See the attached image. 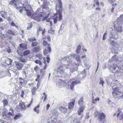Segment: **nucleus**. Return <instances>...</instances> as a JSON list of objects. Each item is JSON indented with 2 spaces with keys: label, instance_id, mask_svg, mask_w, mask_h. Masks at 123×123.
I'll list each match as a JSON object with an SVG mask.
<instances>
[{
  "label": "nucleus",
  "instance_id": "8",
  "mask_svg": "<svg viewBox=\"0 0 123 123\" xmlns=\"http://www.w3.org/2000/svg\"><path fill=\"white\" fill-rule=\"evenodd\" d=\"M111 69L112 70L113 73H117L120 71V68L117 66H112L111 67Z\"/></svg>",
  "mask_w": 123,
  "mask_h": 123
},
{
  "label": "nucleus",
  "instance_id": "6",
  "mask_svg": "<svg viewBox=\"0 0 123 123\" xmlns=\"http://www.w3.org/2000/svg\"><path fill=\"white\" fill-rule=\"evenodd\" d=\"M116 87H115L114 86H113L112 88L113 89V91L112 92V94H113V92H114V89H115L116 91V92H119L118 91L119 90V88H121L123 87V86L119 82H117V83L115 85Z\"/></svg>",
  "mask_w": 123,
  "mask_h": 123
},
{
  "label": "nucleus",
  "instance_id": "25",
  "mask_svg": "<svg viewBox=\"0 0 123 123\" xmlns=\"http://www.w3.org/2000/svg\"><path fill=\"white\" fill-rule=\"evenodd\" d=\"M12 62V60L10 59H7L5 62V63L8 65H11Z\"/></svg>",
  "mask_w": 123,
  "mask_h": 123
},
{
  "label": "nucleus",
  "instance_id": "33",
  "mask_svg": "<svg viewBox=\"0 0 123 123\" xmlns=\"http://www.w3.org/2000/svg\"><path fill=\"white\" fill-rule=\"evenodd\" d=\"M99 84L101 85H102V86H103V85L104 82L102 78H100V79L99 80Z\"/></svg>",
  "mask_w": 123,
  "mask_h": 123
},
{
  "label": "nucleus",
  "instance_id": "7",
  "mask_svg": "<svg viewBox=\"0 0 123 123\" xmlns=\"http://www.w3.org/2000/svg\"><path fill=\"white\" fill-rule=\"evenodd\" d=\"M68 83V86L69 85V83H70V84H71L70 85V88L71 89H72L74 87V86L78 84L79 83H80V81H77V82L76 81H72V80H69V81Z\"/></svg>",
  "mask_w": 123,
  "mask_h": 123
},
{
  "label": "nucleus",
  "instance_id": "59",
  "mask_svg": "<svg viewBox=\"0 0 123 123\" xmlns=\"http://www.w3.org/2000/svg\"><path fill=\"white\" fill-rule=\"evenodd\" d=\"M38 68V67L37 66H36L34 68V70L35 71H37V68Z\"/></svg>",
  "mask_w": 123,
  "mask_h": 123
},
{
  "label": "nucleus",
  "instance_id": "5",
  "mask_svg": "<svg viewBox=\"0 0 123 123\" xmlns=\"http://www.w3.org/2000/svg\"><path fill=\"white\" fill-rule=\"evenodd\" d=\"M114 92H113V95L114 97L117 98L118 99L123 98V91L116 92L114 89Z\"/></svg>",
  "mask_w": 123,
  "mask_h": 123
},
{
  "label": "nucleus",
  "instance_id": "42",
  "mask_svg": "<svg viewBox=\"0 0 123 123\" xmlns=\"http://www.w3.org/2000/svg\"><path fill=\"white\" fill-rule=\"evenodd\" d=\"M20 117V115L19 114L16 115L14 117V119L15 120L17 119Z\"/></svg>",
  "mask_w": 123,
  "mask_h": 123
},
{
  "label": "nucleus",
  "instance_id": "36",
  "mask_svg": "<svg viewBox=\"0 0 123 123\" xmlns=\"http://www.w3.org/2000/svg\"><path fill=\"white\" fill-rule=\"evenodd\" d=\"M35 61L36 63L39 64V65L41 66L42 65L41 62L40 60H35Z\"/></svg>",
  "mask_w": 123,
  "mask_h": 123
},
{
  "label": "nucleus",
  "instance_id": "64",
  "mask_svg": "<svg viewBox=\"0 0 123 123\" xmlns=\"http://www.w3.org/2000/svg\"><path fill=\"white\" fill-rule=\"evenodd\" d=\"M47 39L49 41H50V37L49 36H48L47 37Z\"/></svg>",
  "mask_w": 123,
  "mask_h": 123
},
{
  "label": "nucleus",
  "instance_id": "15",
  "mask_svg": "<svg viewBox=\"0 0 123 123\" xmlns=\"http://www.w3.org/2000/svg\"><path fill=\"white\" fill-rule=\"evenodd\" d=\"M47 49H45L43 51L44 54L45 55H46L48 52H50L51 51V49L48 46L47 48Z\"/></svg>",
  "mask_w": 123,
  "mask_h": 123
},
{
  "label": "nucleus",
  "instance_id": "17",
  "mask_svg": "<svg viewBox=\"0 0 123 123\" xmlns=\"http://www.w3.org/2000/svg\"><path fill=\"white\" fill-rule=\"evenodd\" d=\"M7 13L6 12L2 11L0 12L1 16L3 18H6L7 17Z\"/></svg>",
  "mask_w": 123,
  "mask_h": 123
},
{
  "label": "nucleus",
  "instance_id": "11",
  "mask_svg": "<svg viewBox=\"0 0 123 123\" xmlns=\"http://www.w3.org/2000/svg\"><path fill=\"white\" fill-rule=\"evenodd\" d=\"M75 100L74 99H73V101L70 103H68V109H71L72 108L74 105V104Z\"/></svg>",
  "mask_w": 123,
  "mask_h": 123
},
{
  "label": "nucleus",
  "instance_id": "21",
  "mask_svg": "<svg viewBox=\"0 0 123 123\" xmlns=\"http://www.w3.org/2000/svg\"><path fill=\"white\" fill-rule=\"evenodd\" d=\"M20 47L24 49H27V45L25 43H23L19 44Z\"/></svg>",
  "mask_w": 123,
  "mask_h": 123
},
{
  "label": "nucleus",
  "instance_id": "54",
  "mask_svg": "<svg viewBox=\"0 0 123 123\" xmlns=\"http://www.w3.org/2000/svg\"><path fill=\"white\" fill-rule=\"evenodd\" d=\"M32 27V26L31 25V24H30V26H29V27H28L27 28V30H29Z\"/></svg>",
  "mask_w": 123,
  "mask_h": 123
},
{
  "label": "nucleus",
  "instance_id": "29",
  "mask_svg": "<svg viewBox=\"0 0 123 123\" xmlns=\"http://www.w3.org/2000/svg\"><path fill=\"white\" fill-rule=\"evenodd\" d=\"M81 46L80 45H78L77 46L76 49V53L78 54H79L81 51Z\"/></svg>",
  "mask_w": 123,
  "mask_h": 123
},
{
  "label": "nucleus",
  "instance_id": "41",
  "mask_svg": "<svg viewBox=\"0 0 123 123\" xmlns=\"http://www.w3.org/2000/svg\"><path fill=\"white\" fill-rule=\"evenodd\" d=\"M110 38L109 39V41H110V43L112 45H113L114 44V42L113 40H111L112 37H111V35H110Z\"/></svg>",
  "mask_w": 123,
  "mask_h": 123
},
{
  "label": "nucleus",
  "instance_id": "28",
  "mask_svg": "<svg viewBox=\"0 0 123 123\" xmlns=\"http://www.w3.org/2000/svg\"><path fill=\"white\" fill-rule=\"evenodd\" d=\"M53 116H55L57 117L58 115V111L56 110H54L52 112Z\"/></svg>",
  "mask_w": 123,
  "mask_h": 123
},
{
  "label": "nucleus",
  "instance_id": "30",
  "mask_svg": "<svg viewBox=\"0 0 123 123\" xmlns=\"http://www.w3.org/2000/svg\"><path fill=\"white\" fill-rule=\"evenodd\" d=\"M43 0V4L42 5V6L43 8H45V5H46V4L47 2L46 0H40L41 1H42Z\"/></svg>",
  "mask_w": 123,
  "mask_h": 123
},
{
  "label": "nucleus",
  "instance_id": "49",
  "mask_svg": "<svg viewBox=\"0 0 123 123\" xmlns=\"http://www.w3.org/2000/svg\"><path fill=\"white\" fill-rule=\"evenodd\" d=\"M120 120H122L123 121V113L121 115L120 117Z\"/></svg>",
  "mask_w": 123,
  "mask_h": 123
},
{
  "label": "nucleus",
  "instance_id": "48",
  "mask_svg": "<svg viewBox=\"0 0 123 123\" xmlns=\"http://www.w3.org/2000/svg\"><path fill=\"white\" fill-rule=\"evenodd\" d=\"M106 32L103 35V40H105L106 39Z\"/></svg>",
  "mask_w": 123,
  "mask_h": 123
},
{
  "label": "nucleus",
  "instance_id": "51",
  "mask_svg": "<svg viewBox=\"0 0 123 123\" xmlns=\"http://www.w3.org/2000/svg\"><path fill=\"white\" fill-rule=\"evenodd\" d=\"M24 94V92L22 90V92H21V96L22 98L23 97Z\"/></svg>",
  "mask_w": 123,
  "mask_h": 123
},
{
  "label": "nucleus",
  "instance_id": "9",
  "mask_svg": "<svg viewBox=\"0 0 123 123\" xmlns=\"http://www.w3.org/2000/svg\"><path fill=\"white\" fill-rule=\"evenodd\" d=\"M6 112L5 111H4L2 112V119L6 120L8 121L10 119V117L9 116H6Z\"/></svg>",
  "mask_w": 123,
  "mask_h": 123
},
{
  "label": "nucleus",
  "instance_id": "24",
  "mask_svg": "<svg viewBox=\"0 0 123 123\" xmlns=\"http://www.w3.org/2000/svg\"><path fill=\"white\" fill-rule=\"evenodd\" d=\"M2 102L3 103L4 106L7 105H8V101L6 99L3 100Z\"/></svg>",
  "mask_w": 123,
  "mask_h": 123
},
{
  "label": "nucleus",
  "instance_id": "60",
  "mask_svg": "<svg viewBox=\"0 0 123 123\" xmlns=\"http://www.w3.org/2000/svg\"><path fill=\"white\" fill-rule=\"evenodd\" d=\"M100 4L102 6H104V4L103 2H100Z\"/></svg>",
  "mask_w": 123,
  "mask_h": 123
},
{
  "label": "nucleus",
  "instance_id": "13",
  "mask_svg": "<svg viewBox=\"0 0 123 123\" xmlns=\"http://www.w3.org/2000/svg\"><path fill=\"white\" fill-rule=\"evenodd\" d=\"M59 109L62 112L64 113H66L67 111V109L65 107L61 106L59 108Z\"/></svg>",
  "mask_w": 123,
  "mask_h": 123
},
{
  "label": "nucleus",
  "instance_id": "31",
  "mask_svg": "<svg viewBox=\"0 0 123 123\" xmlns=\"http://www.w3.org/2000/svg\"><path fill=\"white\" fill-rule=\"evenodd\" d=\"M38 44V43L37 42H33L32 43L31 46L32 47L37 46Z\"/></svg>",
  "mask_w": 123,
  "mask_h": 123
},
{
  "label": "nucleus",
  "instance_id": "3",
  "mask_svg": "<svg viewBox=\"0 0 123 123\" xmlns=\"http://www.w3.org/2000/svg\"><path fill=\"white\" fill-rule=\"evenodd\" d=\"M23 8L26 11V14L28 16L31 17L38 22L39 21L41 20V17L43 16L42 12L40 13L37 16L36 14H33L31 12L28 10L26 9L25 7Z\"/></svg>",
  "mask_w": 123,
  "mask_h": 123
},
{
  "label": "nucleus",
  "instance_id": "10",
  "mask_svg": "<svg viewBox=\"0 0 123 123\" xmlns=\"http://www.w3.org/2000/svg\"><path fill=\"white\" fill-rule=\"evenodd\" d=\"M17 69L19 70L21 69L23 67V65L19 62H17L16 64Z\"/></svg>",
  "mask_w": 123,
  "mask_h": 123
},
{
  "label": "nucleus",
  "instance_id": "63",
  "mask_svg": "<svg viewBox=\"0 0 123 123\" xmlns=\"http://www.w3.org/2000/svg\"><path fill=\"white\" fill-rule=\"evenodd\" d=\"M81 57H82V58H85L86 57V56H85V54L82 55V56H81Z\"/></svg>",
  "mask_w": 123,
  "mask_h": 123
},
{
  "label": "nucleus",
  "instance_id": "47",
  "mask_svg": "<svg viewBox=\"0 0 123 123\" xmlns=\"http://www.w3.org/2000/svg\"><path fill=\"white\" fill-rule=\"evenodd\" d=\"M11 26H14L16 28H17L18 27L16 26L15 24L13 22H12L11 24Z\"/></svg>",
  "mask_w": 123,
  "mask_h": 123
},
{
  "label": "nucleus",
  "instance_id": "55",
  "mask_svg": "<svg viewBox=\"0 0 123 123\" xmlns=\"http://www.w3.org/2000/svg\"><path fill=\"white\" fill-rule=\"evenodd\" d=\"M50 106V105L49 104H48L47 105L46 107V109L47 110L49 109Z\"/></svg>",
  "mask_w": 123,
  "mask_h": 123
},
{
  "label": "nucleus",
  "instance_id": "40",
  "mask_svg": "<svg viewBox=\"0 0 123 123\" xmlns=\"http://www.w3.org/2000/svg\"><path fill=\"white\" fill-rule=\"evenodd\" d=\"M43 45L44 46H45L48 45V46H49V44H48V43L45 40H44L43 41Z\"/></svg>",
  "mask_w": 123,
  "mask_h": 123
},
{
  "label": "nucleus",
  "instance_id": "20",
  "mask_svg": "<svg viewBox=\"0 0 123 123\" xmlns=\"http://www.w3.org/2000/svg\"><path fill=\"white\" fill-rule=\"evenodd\" d=\"M110 35H111V37H112V38L113 37L115 39H117L118 38V35L116 32L113 33V34H112L111 33Z\"/></svg>",
  "mask_w": 123,
  "mask_h": 123
},
{
  "label": "nucleus",
  "instance_id": "26",
  "mask_svg": "<svg viewBox=\"0 0 123 123\" xmlns=\"http://www.w3.org/2000/svg\"><path fill=\"white\" fill-rule=\"evenodd\" d=\"M40 49V48L38 47H35L33 48L32 50V51L34 52H38Z\"/></svg>",
  "mask_w": 123,
  "mask_h": 123
},
{
  "label": "nucleus",
  "instance_id": "58",
  "mask_svg": "<svg viewBox=\"0 0 123 123\" xmlns=\"http://www.w3.org/2000/svg\"><path fill=\"white\" fill-rule=\"evenodd\" d=\"M95 10L96 11H100L101 10V9L99 7H97L96 8Z\"/></svg>",
  "mask_w": 123,
  "mask_h": 123
},
{
  "label": "nucleus",
  "instance_id": "23",
  "mask_svg": "<svg viewBox=\"0 0 123 123\" xmlns=\"http://www.w3.org/2000/svg\"><path fill=\"white\" fill-rule=\"evenodd\" d=\"M19 106L20 107V108L22 110H24L25 109V105L24 103L23 102L20 103Z\"/></svg>",
  "mask_w": 123,
  "mask_h": 123
},
{
  "label": "nucleus",
  "instance_id": "45",
  "mask_svg": "<svg viewBox=\"0 0 123 123\" xmlns=\"http://www.w3.org/2000/svg\"><path fill=\"white\" fill-rule=\"evenodd\" d=\"M53 120L52 119L51 120V121L52 122V123H57V121L56 118H53Z\"/></svg>",
  "mask_w": 123,
  "mask_h": 123
},
{
  "label": "nucleus",
  "instance_id": "16",
  "mask_svg": "<svg viewBox=\"0 0 123 123\" xmlns=\"http://www.w3.org/2000/svg\"><path fill=\"white\" fill-rule=\"evenodd\" d=\"M84 109V106L83 105L82 106L80 107L78 111V113L79 115H81L83 112V110Z\"/></svg>",
  "mask_w": 123,
  "mask_h": 123
},
{
  "label": "nucleus",
  "instance_id": "52",
  "mask_svg": "<svg viewBox=\"0 0 123 123\" xmlns=\"http://www.w3.org/2000/svg\"><path fill=\"white\" fill-rule=\"evenodd\" d=\"M89 113H86V116L85 117V118L86 119H88L89 117Z\"/></svg>",
  "mask_w": 123,
  "mask_h": 123
},
{
  "label": "nucleus",
  "instance_id": "4",
  "mask_svg": "<svg viewBox=\"0 0 123 123\" xmlns=\"http://www.w3.org/2000/svg\"><path fill=\"white\" fill-rule=\"evenodd\" d=\"M94 116L95 117L98 116V119L100 121H101L104 119L105 117V115L103 112H98L97 111L95 112Z\"/></svg>",
  "mask_w": 123,
  "mask_h": 123
},
{
  "label": "nucleus",
  "instance_id": "46",
  "mask_svg": "<svg viewBox=\"0 0 123 123\" xmlns=\"http://www.w3.org/2000/svg\"><path fill=\"white\" fill-rule=\"evenodd\" d=\"M93 97L92 98V103L94 104H95L96 103L97 101V98H96L95 99H93Z\"/></svg>",
  "mask_w": 123,
  "mask_h": 123
},
{
  "label": "nucleus",
  "instance_id": "61",
  "mask_svg": "<svg viewBox=\"0 0 123 123\" xmlns=\"http://www.w3.org/2000/svg\"><path fill=\"white\" fill-rule=\"evenodd\" d=\"M96 5L97 6H99V3L98 1V0L97 1V2L96 3Z\"/></svg>",
  "mask_w": 123,
  "mask_h": 123
},
{
  "label": "nucleus",
  "instance_id": "35",
  "mask_svg": "<svg viewBox=\"0 0 123 123\" xmlns=\"http://www.w3.org/2000/svg\"><path fill=\"white\" fill-rule=\"evenodd\" d=\"M36 88L34 87L33 88L32 90V95H34L35 94V92L36 91Z\"/></svg>",
  "mask_w": 123,
  "mask_h": 123
},
{
  "label": "nucleus",
  "instance_id": "56",
  "mask_svg": "<svg viewBox=\"0 0 123 123\" xmlns=\"http://www.w3.org/2000/svg\"><path fill=\"white\" fill-rule=\"evenodd\" d=\"M44 98L43 99V101H45L46 100L47 98V95H45V96H44Z\"/></svg>",
  "mask_w": 123,
  "mask_h": 123
},
{
  "label": "nucleus",
  "instance_id": "19",
  "mask_svg": "<svg viewBox=\"0 0 123 123\" xmlns=\"http://www.w3.org/2000/svg\"><path fill=\"white\" fill-rule=\"evenodd\" d=\"M120 20V22L121 23V24H123V15H122L120 16L117 19V21L118 22V23L119 24V21Z\"/></svg>",
  "mask_w": 123,
  "mask_h": 123
},
{
  "label": "nucleus",
  "instance_id": "12",
  "mask_svg": "<svg viewBox=\"0 0 123 123\" xmlns=\"http://www.w3.org/2000/svg\"><path fill=\"white\" fill-rule=\"evenodd\" d=\"M75 58L76 60L79 62L81 63V61L80 58V56L76 54H74L72 55Z\"/></svg>",
  "mask_w": 123,
  "mask_h": 123
},
{
  "label": "nucleus",
  "instance_id": "2",
  "mask_svg": "<svg viewBox=\"0 0 123 123\" xmlns=\"http://www.w3.org/2000/svg\"><path fill=\"white\" fill-rule=\"evenodd\" d=\"M62 5L61 0H58L56 8L57 13L55 14L53 18L54 24H56L57 21L62 19V16L61 12L62 10Z\"/></svg>",
  "mask_w": 123,
  "mask_h": 123
},
{
  "label": "nucleus",
  "instance_id": "38",
  "mask_svg": "<svg viewBox=\"0 0 123 123\" xmlns=\"http://www.w3.org/2000/svg\"><path fill=\"white\" fill-rule=\"evenodd\" d=\"M30 53V51L29 50H27L24 51V55H26L29 54Z\"/></svg>",
  "mask_w": 123,
  "mask_h": 123
},
{
  "label": "nucleus",
  "instance_id": "62",
  "mask_svg": "<svg viewBox=\"0 0 123 123\" xmlns=\"http://www.w3.org/2000/svg\"><path fill=\"white\" fill-rule=\"evenodd\" d=\"M7 52L8 53H10L11 51V50L10 49H9L7 50Z\"/></svg>",
  "mask_w": 123,
  "mask_h": 123
},
{
  "label": "nucleus",
  "instance_id": "57",
  "mask_svg": "<svg viewBox=\"0 0 123 123\" xmlns=\"http://www.w3.org/2000/svg\"><path fill=\"white\" fill-rule=\"evenodd\" d=\"M82 51H83V52H84V51H85V52L86 51V49H84L82 48V49L81 52V53H82Z\"/></svg>",
  "mask_w": 123,
  "mask_h": 123
},
{
  "label": "nucleus",
  "instance_id": "34",
  "mask_svg": "<svg viewBox=\"0 0 123 123\" xmlns=\"http://www.w3.org/2000/svg\"><path fill=\"white\" fill-rule=\"evenodd\" d=\"M20 61L22 63H24L26 62L25 59L22 57H20L19 58Z\"/></svg>",
  "mask_w": 123,
  "mask_h": 123
},
{
  "label": "nucleus",
  "instance_id": "27",
  "mask_svg": "<svg viewBox=\"0 0 123 123\" xmlns=\"http://www.w3.org/2000/svg\"><path fill=\"white\" fill-rule=\"evenodd\" d=\"M7 32L9 34H10L12 35H15L16 34H17V33L16 32L12 31L10 30H9L7 31Z\"/></svg>",
  "mask_w": 123,
  "mask_h": 123
},
{
  "label": "nucleus",
  "instance_id": "32",
  "mask_svg": "<svg viewBox=\"0 0 123 123\" xmlns=\"http://www.w3.org/2000/svg\"><path fill=\"white\" fill-rule=\"evenodd\" d=\"M78 104L80 106L82 105L83 103V102L82 98H81L78 102Z\"/></svg>",
  "mask_w": 123,
  "mask_h": 123
},
{
  "label": "nucleus",
  "instance_id": "43",
  "mask_svg": "<svg viewBox=\"0 0 123 123\" xmlns=\"http://www.w3.org/2000/svg\"><path fill=\"white\" fill-rule=\"evenodd\" d=\"M54 30L52 28H51L50 30H49L48 32L50 33L53 34L54 32Z\"/></svg>",
  "mask_w": 123,
  "mask_h": 123
},
{
  "label": "nucleus",
  "instance_id": "18",
  "mask_svg": "<svg viewBox=\"0 0 123 123\" xmlns=\"http://www.w3.org/2000/svg\"><path fill=\"white\" fill-rule=\"evenodd\" d=\"M40 31H42V35H43L45 32V29H44L43 30L40 27H38V29L37 32V33L38 35V34L39 32Z\"/></svg>",
  "mask_w": 123,
  "mask_h": 123
},
{
  "label": "nucleus",
  "instance_id": "1",
  "mask_svg": "<svg viewBox=\"0 0 123 123\" xmlns=\"http://www.w3.org/2000/svg\"><path fill=\"white\" fill-rule=\"evenodd\" d=\"M71 56H66L64 59L68 63V64H65L64 65L62 64L59 66L57 70L58 73L60 74H63L64 73L65 68L69 69L70 72H73L74 70L73 69V66L75 65V63H73L72 61H71Z\"/></svg>",
  "mask_w": 123,
  "mask_h": 123
},
{
  "label": "nucleus",
  "instance_id": "39",
  "mask_svg": "<svg viewBox=\"0 0 123 123\" xmlns=\"http://www.w3.org/2000/svg\"><path fill=\"white\" fill-rule=\"evenodd\" d=\"M117 30L119 32H121L122 31V27L121 26H119L117 28Z\"/></svg>",
  "mask_w": 123,
  "mask_h": 123
},
{
  "label": "nucleus",
  "instance_id": "14",
  "mask_svg": "<svg viewBox=\"0 0 123 123\" xmlns=\"http://www.w3.org/2000/svg\"><path fill=\"white\" fill-rule=\"evenodd\" d=\"M9 4L11 5L14 4V6H15L16 9H19V8H21L20 6H16L15 0H12L10 2Z\"/></svg>",
  "mask_w": 123,
  "mask_h": 123
},
{
  "label": "nucleus",
  "instance_id": "53",
  "mask_svg": "<svg viewBox=\"0 0 123 123\" xmlns=\"http://www.w3.org/2000/svg\"><path fill=\"white\" fill-rule=\"evenodd\" d=\"M43 60L44 61V64H46V62L45 60V57H43L42 58Z\"/></svg>",
  "mask_w": 123,
  "mask_h": 123
},
{
  "label": "nucleus",
  "instance_id": "37",
  "mask_svg": "<svg viewBox=\"0 0 123 123\" xmlns=\"http://www.w3.org/2000/svg\"><path fill=\"white\" fill-rule=\"evenodd\" d=\"M28 39L29 41L31 42H32L35 40H36L35 38L34 37H32L29 38H28Z\"/></svg>",
  "mask_w": 123,
  "mask_h": 123
},
{
  "label": "nucleus",
  "instance_id": "50",
  "mask_svg": "<svg viewBox=\"0 0 123 123\" xmlns=\"http://www.w3.org/2000/svg\"><path fill=\"white\" fill-rule=\"evenodd\" d=\"M47 59V63H49V62L50 61V58L49 56L48 55L46 57Z\"/></svg>",
  "mask_w": 123,
  "mask_h": 123
},
{
  "label": "nucleus",
  "instance_id": "22",
  "mask_svg": "<svg viewBox=\"0 0 123 123\" xmlns=\"http://www.w3.org/2000/svg\"><path fill=\"white\" fill-rule=\"evenodd\" d=\"M40 106L38 105L36 106L33 109V110L35 112H36L37 113H38L39 112V107Z\"/></svg>",
  "mask_w": 123,
  "mask_h": 123
},
{
  "label": "nucleus",
  "instance_id": "44",
  "mask_svg": "<svg viewBox=\"0 0 123 123\" xmlns=\"http://www.w3.org/2000/svg\"><path fill=\"white\" fill-rule=\"evenodd\" d=\"M10 110L12 111L11 112L10 111L8 113V114L10 115H12L13 113V110L11 109H10Z\"/></svg>",
  "mask_w": 123,
  "mask_h": 123
}]
</instances>
